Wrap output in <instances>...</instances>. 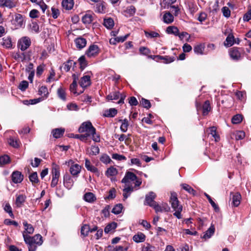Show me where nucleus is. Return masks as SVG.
Returning <instances> with one entry per match:
<instances>
[{
	"mask_svg": "<svg viewBox=\"0 0 251 251\" xmlns=\"http://www.w3.org/2000/svg\"><path fill=\"white\" fill-rule=\"evenodd\" d=\"M179 30L176 26H169L166 28V32L168 34H174L175 36L178 35Z\"/></svg>",
	"mask_w": 251,
	"mask_h": 251,
	"instance_id": "nucleus-31",
	"label": "nucleus"
},
{
	"mask_svg": "<svg viewBox=\"0 0 251 251\" xmlns=\"http://www.w3.org/2000/svg\"><path fill=\"white\" fill-rule=\"evenodd\" d=\"M23 225L24 226L25 231H24L23 234L25 233V235L26 233L30 234L33 233L34 228L31 225L28 224L26 222H24L23 223Z\"/></svg>",
	"mask_w": 251,
	"mask_h": 251,
	"instance_id": "nucleus-27",
	"label": "nucleus"
},
{
	"mask_svg": "<svg viewBox=\"0 0 251 251\" xmlns=\"http://www.w3.org/2000/svg\"><path fill=\"white\" fill-rule=\"evenodd\" d=\"M6 7L9 8L15 6L14 0H0V7Z\"/></svg>",
	"mask_w": 251,
	"mask_h": 251,
	"instance_id": "nucleus-17",
	"label": "nucleus"
},
{
	"mask_svg": "<svg viewBox=\"0 0 251 251\" xmlns=\"http://www.w3.org/2000/svg\"><path fill=\"white\" fill-rule=\"evenodd\" d=\"M11 133H13V132L7 131L5 132V136L7 137V143L9 146L15 148L16 142L14 138L11 136Z\"/></svg>",
	"mask_w": 251,
	"mask_h": 251,
	"instance_id": "nucleus-22",
	"label": "nucleus"
},
{
	"mask_svg": "<svg viewBox=\"0 0 251 251\" xmlns=\"http://www.w3.org/2000/svg\"><path fill=\"white\" fill-rule=\"evenodd\" d=\"M242 51L241 49L233 47L229 49V54L233 60H238L241 58Z\"/></svg>",
	"mask_w": 251,
	"mask_h": 251,
	"instance_id": "nucleus-7",
	"label": "nucleus"
},
{
	"mask_svg": "<svg viewBox=\"0 0 251 251\" xmlns=\"http://www.w3.org/2000/svg\"><path fill=\"white\" fill-rule=\"evenodd\" d=\"M245 137V133L243 131H238L235 135V139L236 140H241Z\"/></svg>",
	"mask_w": 251,
	"mask_h": 251,
	"instance_id": "nucleus-61",
	"label": "nucleus"
},
{
	"mask_svg": "<svg viewBox=\"0 0 251 251\" xmlns=\"http://www.w3.org/2000/svg\"><path fill=\"white\" fill-rule=\"evenodd\" d=\"M156 196L153 192H151L149 194L147 195L145 198L146 203L152 207V205L154 204L156 202L154 201Z\"/></svg>",
	"mask_w": 251,
	"mask_h": 251,
	"instance_id": "nucleus-10",
	"label": "nucleus"
},
{
	"mask_svg": "<svg viewBox=\"0 0 251 251\" xmlns=\"http://www.w3.org/2000/svg\"><path fill=\"white\" fill-rule=\"evenodd\" d=\"M123 208V206L122 204H117L112 209V212L115 214H119L122 212Z\"/></svg>",
	"mask_w": 251,
	"mask_h": 251,
	"instance_id": "nucleus-49",
	"label": "nucleus"
},
{
	"mask_svg": "<svg viewBox=\"0 0 251 251\" xmlns=\"http://www.w3.org/2000/svg\"><path fill=\"white\" fill-rule=\"evenodd\" d=\"M241 196L239 193L233 194L232 198V203L234 206H238L240 203Z\"/></svg>",
	"mask_w": 251,
	"mask_h": 251,
	"instance_id": "nucleus-21",
	"label": "nucleus"
},
{
	"mask_svg": "<svg viewBox=\"0 0 251 251\" xmlns=\"http://www.w3.org/2000/svg\"><path fill=\"white\" fill-rule=\"evenodd\" d=\"M24 240L26 243H30L38 246H41L43 243L42 237L40 234H36L33 237L23 234Z\"/></svg>",
	"mask_w": 251,
	"mask_h": 251,
	"instance_id": "nucleus-4",
	"label": "nucleus"
},
{
	"mask_svg": "<svg viewBox=\"0 0 251 251\" xmlns=\"http://www.w3.org/2000/svg\"><path fill=\"white\" fill-rule=\"evenodd\" d=\"M235 95L237 97V98L241 100H244L246 99V93L242 91H238L235 93Z\"/></svg>",
	"mask_w": 251,
	"mask_h": 251,
	"instance_id": "nucleus-56",
	"label": "nucleus"
},
{
	"mask_svg": "<svg viewBox=\"0 0 251 251\" xmlns=\"http://www.w3.org/2000/svg\"><path fill=\"white\" fill-rule=\"evenodd\" d=\"M108 249L109 251H126L128 249L127 248L124 249L122 246H116V247L109 246Z\"/></svg>",
	"mask_w": 251,
	"mask_h": 251,
	"instance_id": "nucleus-44",
	"label": "nucleus"
},
{
	"mask_svg": "<svg viewBox=\"0 0 251 251\" xmlns=\"http://www.w3.org/2000/svg\"><path fill=\"white\" fill-rule=\"evenodd\" d=\"M57 95L58 97L62 100H66V93L65 90L62 87H60L57 90Z\"/></svg>",
	"mask_w": 251,
	"mask_h": 251,
	"instance_id": "nucleus-51",
	"label": "nucleus"
},
{
	"mask_svg": "<svg viewBox=\"0 0 251 251\" xmlns=\"http://www.w3.org/2000/svg\"><path fill=\"white\" fill-rule=\"evenodd\" d=\"M99 48L97 45H91L86 51V55L88 57H93L97 56L99 53Z\"/></svg>",
	"mask_w": 251,
	"mask_h": 251,
	"instance_id": "nucleus-8",
	"label": "nucleus"
},
{
	"mask_svg": "<svg viewBox=\"0 0 251 251\" xmlns=\"http://www.w3.org/2000/svg\"><path fill=\"white\" fill-rule=\"evenodd\" d=\"M135 187L132 186H126L123 189V197L124 200H126L134 191Z\"/></svg>",
	"mask_w": 251,
	"mask_h": 251,
	"instance_id": "nucleus-13",
	"label": "nucleus"
},
{
	"mask_svg": "<svg viewBox=\"0 0 251 251\" xmlns=\"http://www.w3.org/2000/svg\"><path fill=\"white\" fill-rule=\"evenodd\" d=\"M28 86V83L27 81H22L19 85V88L22 91H25Z\"/></svg>",
	"mask_w": 251,
	"mask_h": 251,
	"instance_id": "nucleus-58",
	"label": "nucleus"
},
{
	"mask_svg": "<svg viewBox=\"0 0 251 251\" xmlns=\"http://www.w3.org/2000/svg\"><path fill=\"white\" fill-rule=\"evenodd\" d=\"M75 43L78 49H81L85 47L87 41L85 39L79 37L75 40Z\"/></svg>",
	"mask_w": 251,
	"mask_h": 251,
	"instance_id": "nucleus-19",
	"label": "nucleus"
},
{
	"mask_svg": "<svg viewBox=\"0 0 251 251\" xmlns=\"http://www.w3.org/2000/svg\"><path fill=\"white\" fill-rule=\"evenodd\" d=\"M170 202L171 203L172 208L175 211L174 215L179 219L182 218L181 212L182 210V206L181 204H179L176 193H171Z\"/></svg>",
	"mask_w": 251,
	"mask_h": 251,
	"instance_id": "nucleus-1",
	"label": "nucleus"
},
{
	"mask_svg": "<svg viewBox=\"0 0 251 251\" xmlns=\"http://www.w3.org/2000/svg\"><path fill=\"white\" fill-rule=\"evenodd\" d=\"M84 200L88 202L92 203L96 200L95 195L91 192H87L84 195Z\"/></svg>",
	"mask_w": 251,
	"mask_h": 251,
	"instance_id": "nucleus-23",
	"label": "nucleus"
},
{
	"mask_svg": "<svg viewBox=\"0 0 251 251\" xmlns=\"http://www.w3.org/2000/svg\"><path fill=\"white\" fill-rule=\"evenodd\" d=\"M52 178L59 179L60 176V167L55 164L53 163L52 164Z\"/></svg>",
	"mask_w": 251,
	"mask_h": 251,
	"instance_id": "nucleus-12",
	"label": "nucleus"
},
{
	"mask_svg": "<svg viewBox=\"0 0 251 251\" xmlns=\"http://www.w3.org/2000/svg\"><path fill=\"white\" fill-rule=\"evenodd\" d=\"M243 20L245 22H248L251 20V7L249 9L248 11L244 14Z\"/></svg>",
	"mask_w": 251,
	"mask_h": 251,
	"instance_id": "nucleus-60",
	"label": "nucleus"
},
{
	"mask_svg": "<svg viewBox=\"0 0 251 251\" xmlns=\"http://www.w3.org/2000/svg\"><path fill=\"white\" fill-rule=\"evenodd\" d=\"M181 186L184 190L188 192L189 194L193 195H195L196 191L190 185L184 183L181 184Z\"/></svg>",
	"mask_w": 251,
	"mask_h": 251,
	"instance_id": "nucleus-42",
	"label": "nucleus"
},
{
	"mask_svg": "<svg viewBox=\"0 0 251 251\" xmlns=\"http://www.w3.org/2000/svg\"><path fill=\"white\" fill-rule=\"evenodd\" d=\"M30 45V39L27 36L22 37L19 39L18 42V47L22 51H24L28 49Z\"/></svg>",
	"mask_w": 251,
	"mask_h": 251,
	"instance_id": "nucleus-5",
	"label": "nucleus"
},
{
	"mask_svg": "<svg viewBox=\"0 0 251 251\" xmlns=\"http://www.w3.org/2000/svg\"><path fill=\"white\" fill-rule=\"evenodd\" d=\"M136 9L134 6H130L126 8L125 11L126 15L127 17H130L133 16L135 13Z\"/></svg>",
	"mask_w": 251,
	"mask_h": 251,
	"instance_id": "nucleus-38",
	"label": "nucleus"
},
{
	"mask_svg": "<svg viewBox=\"0 0 251 251\" xmlns=\"http://www.w3.org/2000/svg\"><path fill=\"white\" fill-rule=\"evenodd\" d=\"M68 165L70 166V172L75 177H77L80 174L81 167L78 164H75L73 160H70L68 162Z\"/></svg>",
	"mask_w": 251,
	"mask_h": 251,
	"instance_id": "nucleus-6",
	"label": "nucleus"
},
{
	"mask_svg": "<svg viewBox=\"0 0 251 251\" xmlns=\"http://www.w3.org/2000/svg\"><path fill=\"white\" fill-rule=\"evenodd\" d=\"M95 11L99 13H104L105 12V7L103 2L98 3L96 5Z\"/></svg>",
	"mask_w": 251,
	"mask_h": 251,
	"instance_id": "nucleus-35",
	"label": "nucleus"
},
{
	"mask_svg": "<svg viewBox=\"0 0 251 251\" xmlns=\"http://www.w3.org/2000/svg\"><path fill=\"white\" fill-rule=\"evenodd\" d=\"M85 166L87 170L95 173L99 174L98 170L94 166L92 165L88 159L85 160Z\"/></svg>",
	"mask_w": 251,
	"mask_h": 251,
	"instance_id": "nucleus-18",
	"label": "nucleus"
},
{
	"mask_svg": "<svg viewBox=\"0 0 251 251\" xmlns=\"http://www.w3.org/2000/svg\"><path fill=\"white\" fill-rule=\"evenodd\" d=\"M26 196L25 195H20L17 197V207L21 206L25 202Z\"/></svg>",
	"mask_w": 251,
	"mask_h": 251,
	"instance_id": "nucleus-45",
	"label": "nucleus"
},
{
	"mask_svg": "<svg viewBox=\"0 0 251 251\" xmlns=\"http://www.w3.org/2000/svg\"><path fill=\"white\" fill-rule=\"evenodd\" d=\"M90 231L89 226L88 225H85L81 227V234L84 236H86L88 235Z\"/></svg>",
	"mask_w": 251,
	"mask_h": 251,
	"instance_id": "nucleus-55",
	"label": "nucleus"
},
{
	"mask_svg": "<svg viewBox=\"0 0 251 251\" xmlns=\"http://www.w3.org/2000/svg\"><path fill=\"white\" fill-rule=\"evenodd\" d=\"M242 119L243 116L242 115L237 114L232 117L231 121L233 124H238L242 122Z\"/></svg>",
	"mask_w": 251,
	"mask_h": 251,
	"instance_id": "nucleus-48",
	"label": "nucleus"
},
{
	"mask_svg": "<svg viewBox=\"0 0 251 251\" xmlns=\"http://www.w3.org/2000/svg\"><path fill=\"white\" fill-rule=\"evenodd\" d=\"M29 179L33 185L38 183L39 182V179L36 172L31 173L29 176Z\"/></svg>",
	"mask_w": 251,
	"mask_h": 251,
	"instance_id": "nucleus-40",
	"label": "nucleus"
},
{
	"mask_svg": "<svg viewBox=\"0 0 251 251\" xmlns=\"http://www.w3.org/2000/svg\"><path fill=\"white\" fill-rule=\"evenodd\" d=\"M2 45L5 46L7 48H10L12 47V45L11 38L9 37L3 38Z\"/></svg>",
	"mask_w": 251,
	"mask_h": 251,
	"instance_id": "nucleus-54",
	"label": "nucleus"
},
{
	"mask_svg": "<svg viewBox=\"0 0 251 251\" xmlns=\"http://www.w3.org/2000/svg\"><path fill=\"white\" fill-rule=\"evenodd\" d=\"M120 98V92L116 91L113 93L109 94L107 97L106 99L108 100H116Z\"/></svg>",
	"mask_w": 251,
	"mask_h": 251,
	"instance_id": "nucleus-37",
	"label": "nucleus"
},
{
	"mask_svg": "<svg viewBox=\"0 0 251 251\" xmlns=\"http://www.w3.org/2000/svg\"><path fill=\"white\" fill-rule=\"evenodd\" d=\"M51 12H52L51 14H52V17L54 19L57 18V17H58V16L60 14L59 10L58 9H57L54 7L51 8Z\"/></svg>",
	"mask_w": 251,
	"mask_h": 251,
	"instance_id": "nucleus-62",
	"label": "nucleus"
},
{
	"mask_svg": "<svg viewBox=\"0 0 251 251\" xmlns=\"http://www.w3.org/2000/svg\"><path fill=\"white\" fill-rule=\"evenodd\" d=\"M64 185L68 189L72 188L74 185V180L72 177L68 174H65L63 177Z\"/></svg>",
	"mask_w": 251,
	"mask_h": 251,
	"instance_id": "nucleus-9",
	"label": "nucleus"
},
{
	"mask_svg": "<svg viewBox=\"0 0 251 251\" xmlns=\"http://www.w3.org/2000/svg\"><path fill=\"white\" fill-rule=\"evenodd\" d=\"M74 5L73 0H63L62 1V7L66 10H70L73 8Z\"/></svg>",
	"mask_w": 251,
	"mask_h": 251,
	"instance_id": "nucleus-24",
	"label": "nucleus"
},
{
	"mask_svg": "<svg viewBox=\"0 0 251 251\" xmlns=\"http://www.w3.org/2000/svg\"><path fill=\"white\" fill-rule=\"evenodd\" d=\"M78 61L79 63L80 68L81 70H83L86 67L87 64L85 56H81L79 57Z\"/></svg>",
	"mask_w": 251,
	"mask_h": 251,
	"instance_id": "nucleus-53",
	"label": "nucleus"
},
{
	"mask_svg": "<svg viewBox=\"0 0 251 251\" xmlns=\"http://www.w3.org/2000/svg\"><path fill=\"white\" fill-rule=\"evenodd\" d=\"M215 231V227L213 225H211L210 227L207 229L203 235L202 238L206 239L210 238L211 236L214 234Z\"/></svg>",
	"mask_w": 251,
	"mask_h": 251,
	"instance_id": "nucleus-28",
	"label": "nucleus"
},
{
	"mask_svg": "<svg viewBox=\"0 0 251 251\" xmlns=\"http://www.w3.org/2000/svg\"><path fill=\"white\" fill-rule=\"evenodd\" d=\"M119 121L121 122V125L120 126L121 131L123 132H126L129 125L128 120L125 119L124 120H120Z\"/></svg>",
	"mask_w": 251,
	"mask_h": 251,
	"instance_id": "nucleus-34",
	"label": "nucleus"
},
{
	"mask_svg": "<svg viewBox=\"0 0 251 251\" xmlns=\"http://www.w3.org/2000/svg\"><path fill=\"white\" fill-rule=\"evenodd\" d=\"M210 134L214 138L215 141L217 142L220 140V136L217 133V128L215 126H212L209 128Z\"/></svg>",
	"mask_w": 251,
	"mask_h": 251,
	"instance_id": "nucleus-36",
	"label": "nucleus"
},
{
	"mask_svg": "<svg viewBox=\"0 0 251 251\" xmlns=\"http://www.w3.org/2000/svg\"><path fill=\"white\" fill-rule=\"evenodd\" d=\"M141 102L142 103L143 106L147 109L150 108L151 106L150 101L146 99L142 98Z\"/></svg>",
	"mask_w": 251,
	"mask_h": 251,
	"instance_id": "nucleus-63",
	"label": "nucleus"
},
{
	"mask_svg": "<svg viewBox=\"0 0 251 251\" xmlns=\"http://www.w3.org/2000/svg\"><path fill=\"white\" fill-rule=\"evenodd\" d=\"M73 77L74 78V80H73V82H72V83L70 85V91L72 93H73L75 94H77V92L76 91V88L77 87V78L75 74H74L73 75Z\"/></svg>",
	"mask_w": 251,
	"mask_h": 251,
	"instance_id": "nucleus-32",
	"label": "nucleus"
},
{
	"mask_svg": "<svg viewBox=\"0 0 251 251\" xmlns=\"http://www.w3.org/2000/svg\"><path fill=\"white\" fill-rule=\"evenodd\" d=\"M78 131L79 133L85 132L84 135L87 138L90 136L91 134L95 133L96 129L90 122H86L81 125L78 128Z\"/></svg>",
	"mask_w": 251,
	"mask_h": 251,
	"instance_id": "nucleus-3",
	"label": "nucleus"
},
{
	"mask_svg": "<svg viewBox=\"0 0 251 251\" xmlns=\"http://www.w3.org/2000/svg\"><path fill=\"white\" fill-rule=\"evenodd\" d=\"M117 113V110L115 108H110L105 112L104 116L108 117H113Z\"/></svg>",
	"mask_w": 251,
	"mask_h": 251,
	"instance_id": "nucleus-47",
	"label": "nucleus"
},
{
	"mask_svg": "<svg viewBox=\"0 0 251 251\" xmlns=\"http://www.w3.org/2000/svg\"><path fill=\"white\" fill-rule=\"evenodd\" d=\"M121 182L124 183L126 186H131L130 185L131 182H134V187H139L142 183L141 180L138 179L133 173L130 172H126Z\"/></svg>",
	"mask_w": 251,
	"mask_h": 251,
	"instance_id": "nucleus-2",
	"label": "nucleus"
},
{
	"mask_svg": "<svg viewBox=\"0 0 251 251\" xmlns=\"http://www.w3.org/2000/svg\"><path fill=\"white\" fill-rule=\"evenodd\" d=\"M25 24V17L21 14H17V29L24 28Z\"/></svg>",
	"mask_w": 251,
	"mask_h": 251,
	"instance_id": "nucleus-14",
	"label": "nucleus"
},
{
	"mask_svg": "<svg viewBox=\"0 0 251 251\" xmlns=\"http://www.w3.org/2000/svg\"><path fill=\"white\" fill-rule=\"evenodd\" d=\"M118 174V170L114 167H110L106 171L105 175L107 177L115 176Z\"/></svg>",
	"mask_w": 251,
	"mask_h": 251,
	"instance_id": "nucleus-30",
	"label": "nucleus"
},
{
	"mask_svg": "<svg viewBox=\"0 0 251 251\" xmlns=\"http://www.w3.org/2000/svg\"><path fill=\"white\" fill-rule=\"evenodd\" d=\"M146 236L142 232H138L133 236V240L136 243H141L145 241Z\"/></svg>",
	"mask_w": 251,
	"mask_h": 251,
	"instance_id": "nucleus-20",
	"label": "nucleus"
},
{
	"mask_svg": "<svg viewBox=\"0 0 251 251\" xmlns=\"http://www.w3.org/2000/svg\"><path fill=\"white\" fill-rule=\"evenodd\" d=\"M100 160L104 164L109 163L111 160L109 156L107 154H103L101 156L100 158Z\"/></svg>",
	"mask_w": 251,
	"mask_h": 251,
	"instance_id": "nucleus-59",
	"label": "nucleus"
},
{
	"mask_svg": "<svg viewBox=\"0 0 251 251\" xmlns=\"http://www.w3.org/2000/svg\"><path fill=\"white\" fill-rule=\"evenodd\" d=\"M211 110V106L209 100L205 101L202 106V113L203 115H207L208 112Z\"/></svg>",
	"mask_w": 251,
	"mask_h": 251,
	"instance_id": "nucleus-33",
	"label": "nucleus"
},
{
	"mask_svg": "<svg viewBox=\"0 0 251 251\" xmlns=\"http://www.w3.org/2000/svg\"><path fill=\"white\" fill-rule=\"evenodd\" d=\"M103 25L107 28L111 29L114 25V21L111 18L104 19L103 20Z\"/></svg>",
	"mask_w": 251,
	"mask_h": 251,
	"instance_id": "nucleus-29",
	"label": "nucleus"
},
{
	"mask_svg": "<svg viewBox=\"0 0 251 251\" xmlns=\"http://www.w3.org/2000/svg\"><path fill=\"white\" fill-rule=\"evenodd\" d=\"M79 84L82 88H86L91 84L90 76L86 75L82 77L79 81Z\"/></svg>",
	"mask_w": 251,
	"mask_h": 251,
	"instance_id": "nucleus-11",
	"label": "nucleus"
},
{
	"mask_svg": "<svg viewBox=\"0 0 251 251\" xmlns=\"http://www.w3.org/2000/svg\"><path fill=\"white\" fill-rule=\"evenodd\" d=\"M29 17L35 19L39 17V11L36 9H32L29 13Z\"/></svg>",
	"mask_w": 251,
	"mask_h": 251,
	"instance_id": "nucleus-64",
	"label": "nucleus"
},
{
	"mask_svg": "<svg viewBox=\"0 0 251 251\" xmlns=\"http://www.w3.org/2000/svg\"><path fill=\"white\" fill-rule=\"evenodd\" d=\"M145 34L146 37L150 38L160 37L159 34L155 31L148 32L145 31Z\"/></svg>",
	"mask_w": 251,
	"mask_h": 251,
	"instance_id": "nucleus-52",
	"label": "nucleus"
},
{
	"mask_svg": "<svg viewBox=\"0 0 251 251\" xmlns=\"http://www.w3.org/2000/svg\"><path fill=\"white\" fill-rule=\"evenodd\" d=\"M204 50V46L200 44L196 46L194 48V52L198 54H203Z\"/></svg>",
	"mask_w": 251,
	"mask_h": 251,
	"instance_id": "nucleus-39",
	"label": "nucleus"
},
{
	"mask_svg": "<svg viewBox=\"0 0 251 251\" xmlns=\"http://www.w3.org/2000/svg\"><path fill=\"white\" fill-rule=\"evenodd\" d=\"M69 137L71 138H75L76 139H79L82 141H85L86 140L87 138L84 136V134H70V135L69 136Z\"/></svg>",
	"mask_w": 251,
	"mask_h": 251,
	"instance_id": "nucleus-57",
	"label": "nucleus"
},
{
	"mask_svg": "<svg viewBox=\"0 0 251 251\" xmlns=\"http://www.w3.org/2000/svg\"><path fill=\"white\" fill-rule=\"evenodd\" d=\"M75 64V62H74L73 60H69L64 64L63 69L66 72H68L70 71L73 64Z\"/></svg>",
	"mask_w": 251,
	"mask_h": 251,
	"instance_id": "nucleus-50",
	"label": "nucleus"
},
{
	"mask_svg": "<svg viewBox=\"0 0 251 251\" xmlns=\"http://www.w3.org/2000/svg\"><path fill=\"white\" fill-rule=\"evenodd\" d=\"M65 132V129L63 128H58L53 129L51 131L53 137L55 138H59L62 137Z\"/></svg>",
	"mask_w": 251,
	"mask_h": 251,
	"instance_id": "nucleus-16",
	"label": "nucleus"
},
{
	"mask_svg": "<svg viewBox=\"0 0 251 251\" xmlns=\"http://www.w3.org/2000/svg\"><path fill=\"white\" fill-rule=\"evenodd\" d=\"M117 226V224L115 222H112L106 226L104 228V231L105 233H109L111 231L114 230Z\"/></svg>",
	"mask_w": 251,
	"mask_h": 251,
	"instance_id": "nucleus-41",
	"label": "nucleus"
},
{
	"mask_svg": "<svg viewBox=\"0 0 251 251\" xmlns=\"http://www.w3.org/2000/svg\"><path fill=\"white\" fill-rule=\"evenodd\" d=\"M10 161V157L7 155L0 156V166H3L9 163Z\"/></svg>",
	"mask_w": 251,
	"mask_h": 251,
	"instance_id": "nucleus-43",
	"label": "nucleus"
},
{
	"mask_svg": "<svg viewBox=\"0 0 251 251\" xmlns=\"http://www.w3.org/2000/svg\"><path fill=\"white\" fill-rule=\"evenodd\" d=\"M93 20V17L90 14H85L82 17V22L85 24H90Z\"/></svg>",
	"mask_w": 251,
	"mask_h": 251,
	"instance_id": "nucleus-46",
	"label": "nucleus"
},
{
	"mask_svg": "<svg viewBox=\"0 0 251 251\" xmlns=\"http://www.w3.org/2000/svg\"><path fill=\"white\" fill-rule=\"evenodd\" d=\"M174 20V16L169 12H165L163 16V21L164 23L167 24H170Z\"/></svg>",
	"mask_w": 251,
	"mask_h": 251,
	"instance_id": "nucleus-15",
	"label": "nucleus"
},
{
	"mask_svg": "<svg viewBox=\"0 0 251 251\" xmlns=\"http://www.w3.org/2000/svg\"><path fill=\"white\" fill-rule=\"evenodd\" d=\"M87 153L89 155H96L99 153L100 149L98 146H92L90 148L86 150Z\"/></svg>",
	"mask_w": 251,
	"mask_h": 251,
	"instance_id": "nucleus-25",
	"label": "nucleus"
},
{
	"mask_svg": "<svg viewBox=\"0 0 251 251\" xmlns=\"http://www.w3.org/2000/svg\"><path fill=\"white\" fill-rule=\"evenodd\" d=\"M235 43L234 36L232 34H229L226 37L224 45L226 47H229L232 46Z\"/></svg>",
	"mask_w": 251,
	"mask_h": 251,
	"instance_id": "nucleus-26",
	"label": "nucleus"
}]
</instances>
